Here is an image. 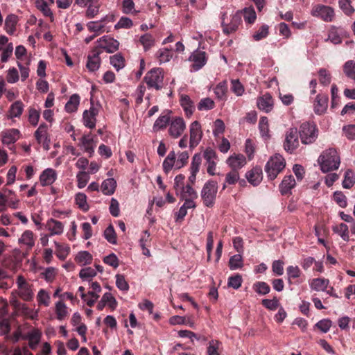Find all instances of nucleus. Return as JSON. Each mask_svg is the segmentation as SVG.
Here are the masks:
<instances>
[{
  "instance_id": "ea45409f",
  "label": "nucleus",
  "mask_w": 355,
  "mask_h": 355,
  "mask_svg": "<svg viewBox=\"0 0 355 355\" xmlns=\"http://www.w3.org/2000/svg\"><path fill=\"white\" fill-rule=\"evenodd\" d=\"M55 311L57 319L59 320H64L68 315V308L62 301H58L55 303Z\"/></svg>"
},
{
  "instance_id": "4be33fe9",
  "label": "nucleus",
  "mask_w": 355,
  "mask_h": 355,
  "mask_svg": "<svg viewBox=\"0 0 355 355\" xmlns=\"http://www.w3.org/2000/svg\"><path fill=\"white\" fill-rule=\"evenodd\" d=\"M100 54V51L94 49L91 54L88 55L86 67L89 71L94 72L99 69L101 65Z\"/></svg>"
},
{
  "instance_id": "e433bc0d",
  "label": "nucleus",
  "mask_w": 355,
  "mask_h": 355,
  "mask_svg": "<svg viewBox=\"0 0 355 355\" xmlns=\"http://www.w3.org/2000/svg\"><path fill=\"white\" fill-rule=\"evenodd\" d=\"M241 12V16H243L245 23L252 24H254L257 19V14L253 7L245 8Z\"/></svg>"
},
{
  "instance_id": "c85d7f7f",
  "label": "nucleus",
  "mask_w": 355,
  "mask_h": 355,
  "mask_svg": "<svg viewBox=\"0 0 355 355\" xmlns=\"http://www.w3.org/2000/svg\"><path fill=\"white\" fill-rule=\"evenodd\" d=\"M295 186V180L292 175L284 177L279 184V191L282 195H286Z\"/></svg>"
},
{
  "instance_id": "5fc2aeb1",
  "label": "nucleus",
  "mask_w": 355,
  "mask_h": 355,
  "mask_svg": "<svg viewBox=\"0 0 355 355\" xmlns=\"http://www.w3.org/2000/svg\"><path fill=\"white\" fill-rule=\"evenodd\" d=\"M40 117V111L35 108L31 107L28 109V121L33 126H37Z\"/></svg>"
},
{
  "instance_id": "7c9ffc66",
  "label": "nucleus",
  "mask_w": 355,
  "mask_h": 355,
  "mask_svg": "<svg viewBox=\"0 0 355 355\" xmlns=\"http://www.w3.org/2000/svg\"><path fill=\"white\" fill-rule=\"evenodd\" d=\"M116 187V182L114 178H107L101 184V191L104 195H112Z\"/></svg>"
},
{
  "instance_id": "0eeeda50",
  "label": "nucleus",
  "mask_w": 355,
  "mask_h": 355,
  "mask_svg": "<svg viewBox=\"0 0 355 355\" xmlns=\"http://www.w3.org/2000/svg\"><path fill=\"white\" fill-rule=\"evenodd\" d=\"M188 60L191 62L190 66L191 71L196 72L207 64L208 55L205 51L198 48L191 53Z\"/></svg>"
},
{
  "instance_id": "09e8293b",
  "label": "nucleus",
  "mask_w": 355,
  "mask_h": 355,
  "mask_svg": "<svg viewBox=\"0 0 355 355\" xmlns=\"http://www.w3.org/2000/svg\"><path fill=\"white\" fill-rule=\"evenodd\" d=\"M76 203L83 211H88L89 207L87 202V196L83 193H78L75 197Z\"/></svg>"
},
{
  "instance_id": "bf43d9fd",
  "label": "nucleus",
  "mask_w": 355,
  "mask_h": 355,
  "mask_svg": "<svg viewBox=\"0 0 355 355\" xmlns=\"http://www.w3.org/2000/svg\"><path fill=\"white\" fill-rule=\"evenodd\" d=\"M104 236L109 243L112 244L116 243V233L112 225H109L104 231Z\"/></svg>"
},
{
  "instance_id": "423d86ee",
  "label": "nucleus",
  "mask_w": 355,
  "mask_h": 355,
  "mask_svg": "<svg viewBox=\"0 0 355 355\" xmlns=\"http://www.w3.org/2000/svg\"><path fill=\"white\" fill-rule=\"evenodd\" d=\"M299 135L302 144H311L318 138V130L314 123L305 122L300 125Z\"/></svg>"
},
{
  "instance_id": "e2e57ef3",
  "label": "nucleus",
  "mask_w": 355,
  "mask_h": 355,
  "mask_svg": "<svg viewBox=\"0 0 355 355\" xmlns=\"http://www.w3.org/2000/svg\"><path fill=\"white\" fill-rule=\"evenodd\" d=\"M35 4L36 7L42 11L45 16L50 17L53 15L48 3L44 0H37Z\"/></svg>"
},
{
  "instance_id": "0e129e2a",
  "label": "nucleus",
  "mask_w": 355,
  "mask_h": 355,
  "mask_svg": "<svg viewBox=\"0 0 355 355\" xmlns=\"http://www.w3.org/2000/svg\"><path fill=\"white\" fill-rule=\"evenodd\" d=\"M96 275V271L95 269L91 267L84 268L80 270L79 276L81 279L87 280L92 278Z\"/></svg>"
},
{
  "instance_id": "a878e982",
  "label": "nucleus",
  "mask_w": 355,
  "mask_h": 355,
  "mask_svg": "<svg viewBox=\"0 0 355 355\" xmlns=\"http://www.w3.org/2000/svg\"><path fill=\"white\" fill-rule=\"evenodd\" d=\"M42 333L40 330L34 329L28 331L24 337L28 340V345L31 349H35L40 341Z\"/></svg>"
},
{
  "instance_id": "338daca9",
  "label": "nucleus",
  "mask_w": 355,
  "mask_h": 355,
  "mask_svg": "<svg viewBox=\"0 0 355 355\" xmlns=\"http://www.w3.org/2000/svg\"><path fill=\"white\" fill-rule=\"evenodd\" d=\"M189 157V153L186 151L179 153L178 159H176L175 168L180 169L183 167L187 163Z\"/></svg>"
},
{
  "instance_id": "f257e3e1",
  "label": "nucleus",
  "mask_w": 355,
  "mask_h": 355,
  "mask_svg": "<svg viewBox=\"0 0 355 355\" xmlns=\"http://www.w3.org/2000/svg\"><path fill=\"white\" fill-rule=\"evenodd\" d=\"M318 164L323 173L337 170L340 164L337 150L334 148L324 150L318 157Z\"/></svg>"
},
{
  "instance_id": "864d4df0",
  "label": "nucleus",
  "mask_w": 355,
  "mask_h": 355,
  "mask_svg": "<svg viewBox=\"0 0 355 355\" xmlns=\"http://www.w3.org/2000/svg\"><path fill=\"white\" fill-rule=\"evenodd\" d=\"M181 198L196 199L198 197L197 192L190 185H187L182 188Z\"/></svg>"
},
{
  "instance_id": "8fccbe9b",
  "label": "nucleus",
  "mask_w": 355,
  "mask_h": 355,
  "mask_svg": "<svg viewBox=\"0 0 355 355\" xmlns=\"http://www.w3.org/2000/svg\"><path fill=\"white\" fill-rule=\"evenodd\" d=\"M110 64L114 67L117 71L123 69L125 66V60L123 57L121 53H116L112 56H110Z\"/></svg>"
},
{
  "instance_id": "4d7b16f0",
  "label": "nucleus",
  "mask_w": 355,
  "mask_h": 355,
  "mask_svg": "<svg viewBox=\"0 0 355 355\" xmlns=\"http://www.w3.org/2000/svg\"><path fill=\"white\" fill-rule=\"evenodd\" d=\"M354 175L351 170H347L345 173L344 180L343 181V187L345 189H350L354 184Z\"/></svg>"
},
{
  "instance_id": "de8ad7c7",
  "label": "nucleus",
  "mask_w": 355,
  "mask_h": 355,
  "mask_svg": "<svg viewBox=\"0 0 355 355\" xmlns=\"http://www.w3.org/2000/svg\"><path fill=\"white\" fill-rule=\"evenodd\" d=\"M268 126V118L266 116L261 117L259 123V128L262 137L265 139L270 137Z\"/></svg>"
},
{
  "instance_id": "a211bd4d",
  "label": "nucleus",
  "mask_w": 355,
  "mask_h": 355,
  "mask_svg": "<svg viewBox=\"0 0 355 355\" xmlns=\"http://www.w3.org/2000/svg\"><path fill=\"white\" fill-rule=\"evenodd\" d=\"M1 141L5 145H11L15 143L20 137V132L15 128L3 130L1 133Z\"/></svg>"
},
{
  "instance_id": "7ed1b4c3",
  "label": "nucleus",
  "mask_w": 355,
  "mask_h": 355,
  "mask_svg": "<svg viewBox=\"0 0 355 355\" xmlns=\"http://www.w3.org/2000/svg\"><path fill=\"white\" fill-rule=\"evenodd\" d=\"M15 283L17 288L12 291V295H15L26 302L32 301L35 295L33 285L21 275L17 276Z\"/></svg>"
},
{
  "instance_id": "1a4fd4ad",
  "label": "nucleus",
  "mask_w": 355,
  "mask_h": 355,
  "mask_svg": "<svg viewBox=\"0 0 355 355\" xmlns=\"http://www.w3.org/2000/svg\"><path fill=\"white\" fill-rule=\"evenodd\" d=\"M299 146L297 130L296 128H289L285 135L284 147L286 151L292 153Z\"/></svg>"
},
{
  "instance_id": "c03bdc74",
  "label": "nucleus",
  "mask_w": 355,
  "mask_h": 355,
  "mask_svg": "<svg viewBox=\"0 0 355 355\" xmlns=\"http://www.w3.org/2000/svg\"><path fill=\"white\" fill-rule=\"evenodd\" d=\"M35 137L39 144L43 141H47V125L45 123H41L35 132Z\"/></svg>"
},
{
  "instance_id": "052dcab7",
  "label": "nucleus",
  "mask_w": 355,
  "mask_h": 355,
  "mask_svg": "<svg viewBox=\"0 0 355 355\" xmlns=\"http://www.w3.org/2000/svg\"><path fill=\"white\" fill-rule=\"evenodd\" d=\"M76 178L78 182V187L79 189H83L87 185L89 180V176L88 175L87 173L82 171L77 173Z\"/></svg>"
},
{
  "instance_id": "5701e85b",
  "label": "nucleus",
  "mask_w": 355,
  "mask_h": 355,
  "mask_svg": "<svg viewBox=\"0 0 355 355\" xmlns=\"http://www.w3.org/2000/svg\"><path fill=\"white\" fill-rule=\"evenodd\" d=\"M227 165L233 170L238 171L246 164L245 157L241 154H234L230 156L227 161Z\"/></svg>"
},
{
  "instance_id": "2f4dec72",
  "label": "nucleus",
  "mask_w": 355,
  "mask_h": 355,
  "mask_svg": "<svg viewBox=\"0 0 355 355\" xmlns=\"http://www.w3.org/2000/svg\"><path fill=\"white\" fill-rule=\"evenodd\" d=\"M139 41L143 46L144 51H149L155 44V39L150 33L141 35Z\"/></svg>"
},
{
  "instance_id": "dca6fc26",
  "label": "nucleus",
  "mask_w": 355,
  "mask_h": 355,
  "mask_svg": "<svg viewBox=\"0 0 355 355\" xmlns=\"http://www.w3.org/2000/svg\"><path fill=\"white\" fill-rule=\"evenodd\" d=\"M99 109L93 105L89 110H86L83 114V123L85 127L93 129L96 127V116L98 114Z\"/></svg>"
},
{
  "instance_id": "6ab92c4d",
  "label": "nucleus",
  "mask_w": 355,
  "mask_h": 355,
  "mask_svg": "<svg viewBox=\"0 0 355 355\" xmlns=\"http://www.w3.org/2000/svg\"><path fill=\"white\" fill-rule=\"evenodd\" d=\"M35 234L31 230L24 231L18 239V243L21 248L26 250L31 249L35 245Z\"/></svg>"
},
{
  "instance_id": "ddd939ff",
  "label": "nucleus",
  "mask_w": 355,
  "mask_h": 355,
  "mask_svg": "<svg viewBox=\"0 0 355 355\" xmlns=\"http://www.w3.org/2000/svg\"><path fill=\"white\" fill-rule=\"evenodd\" d=\"M186 129V123L182 117H175L169 123L168 134L173 138H178Z\"/></svg>"
},
{
  "instance_id": "f8f14e48",
  "label": "nucleus",
  "mask_w": 355,
  "mask_h": 355,
  "mask_svg": "<svg viewBox=\"0 0 355 355\" xmlns=\"http://www.w3.org/2000/svg\"><path fill=\"white\" fill-rule=\"evenodd\" d=\"M311 14L315 17H319L324 21H331L334 17V11L329 6L324 5H315L313 7Z\"/></svg>"
},
{
  "instance_id": "aec40b11",
  "label": "nucleus",
  "mask_w": 355,
  "mask_h": 355,
  "mask_svg": "<svg viewBox=\"0 0 355 355\" xmlns=\"http://www.w3.org/2000/svg\"><path fill=\"white\" fill-rule=\"evenodd\" d=\"M257 105L259 110L268 113L273 108V99L269 93H266L259 96L257 101Z\"/></svg>"
},
{
  "instance_id": "20e7f679",
  "label": "nucleus",
  "mask_w": 355,
  "mask_h": 355,
  "mask_svg": "<svg viewBox=\"0 0 355 355\" xmlns=\"http://www.w3.org/2000/svg\"><path fill=\"white\" fill-rule=\"evenodd\" d=\"M285 166L286 162L284 158L279 154H275L267 162L265 166V171L268 178L272 180L282 171Z\"/></svg>"
},
{
  "instance_id": "4c0bfd02",
  "label": "nucleus",
  "mask_w": 355,
  "mask_h": 355,
  "mask_svg": "<svg viewBox=\"0 0 355 355\" xmlns=\"http://www.w3.org/2000/svg\"><path fill=\"white\" fill-rule=\"evenodd\" d=\"M169 121L170 116L168 113L159 116L154 123L153 130L157 132L166 128L167 125L169 124Z\"/></svg>"
},
{
  "instance_id": "13d9d810",
  "label": "nucleus",
  "mask_w": 355,
  "mask_h": 355,
  "mask_svg": "<svg viewBox=\"0 0 355 355\" xmlns=\"http://www.w3.org/2000/svg\"><path fill=\"white\" fill-rule=\"evenodd\" d=\"M319 81L323 85H328L331 83V77L330 73L325 69H320L318 71Z\"/></svg>"
},
{
  "instance_id": "9b49d317",
  "label": "nucleus",
  "mask_w": 355,
  "mask_h": 355,
  "mask_svg": "<svg viewBox=\"0 0 355 355\" xmlns=\"http://www.w3.org/2000/svg\"><path fill=\"white\" fill-rule=\"evenodd\" d=\"M202 137L201 125L198 121H194L189 125V148H196Z\"/></svg>"
},
{
  "instance_id": "3c124183",
  "label": "nucleus",
  "mask_w": 355,
  "mask_h": 355,
  "mask_svg": "<svg viewBox=\"0 0 355 355\" xmlns=\"http://www.w3.org/2000/svg\"><path fill=\"white\" fill-rule=\"evenodd\" d=\"M214 101L210 98H202L198 104V110L200 111H207L214 107Z\"/></svg>"
},
{
  "instance_id": "37998d69",
  "label": "nucleus",
  "mask_w": 355,
  "mask_h": 355,
  "mask_svg": "<svg viewBox=\"0 0 355 355\" xmlns=\"http://www.w3.org/2000/svg\"><path fill=\"white\" fill-rule=\"evenodd\" d=\"M333 230L335 233L338 234L345 241H348L349 240V228L346 224L340 223V225L334 227Z\"/></svg>"
},
{
  "instance_id": "393cba45",
  "label": "nucleus",
  "mask_w": 355,
  "mask_h": 355,
  "mask_svg": "<svg viewBox=\"0 0 355 355\" xmlns=\"http://www.w3.org/2000/svg\"><path fill=\"white\" fill-rule=\"evenodd\" d=\"M57 178V173L53 168H48L43 171L40 176V181L42 186L52 184Z\"/></svg>"
},
{
  "instance_id": "f03ea898",
  "label": "nucleus",
  "mask_w": 355,
  "mask_h": 355,
  "mask_svg": "<svg viewBox=\"0 0 355 355\" xmlns=\"http://www.w3.org/2000/svg\"><path fill=\"white\" fill-rule=\"evenodd\" d=\"M221 25L225 34L229 35L235 32L241 21V12H234L231 9H227L220 12Z\"/></svg>"
},
{
  "instance_id": "603ef678",
  "label": "nucleus",
  "mask_w": 355,
  "mask_h": 355,
  "mask_svg": "<svg viewBox=\"0 0 355 355\" xmlns=\"http://www.w3.org/2000/svg\"><path fill=\"white\" fill-rule=\"evenodd\" d=\"M253 288L259 295H264L270 291L269 285L264 282H257L254 284Z\"/></svg>"
},
{
  "instance_id": "58836bf2",
  "label": "nucleus",
  "mask_w": 355,
  "mask_h": 355,
  "mask_svg": "<svg viewBox=\"0 0 355 355\" xmlns=\"http://www.w3.org/2000/svg\"><path fill=\"white\" fill-rule=\"evenodd\" d=\"M39 306H49L51 303V297L49 293L44 289H40L36 296Z\"/></svg>"
},
{
  "instance_id": "774afa93",
  "label": "nucleus",
  "mask_w": 355,
  "mask_h": 355,
  "mask_svg": "<svg viewBox=\"0 0 355 355\" xmlns=\"http://www.w3.org/2000/svg\"><path fill=\"white\" fill-rule=\"evenodd\" d=\"M343 131L348 139L355 140V124L343 126Z\"/></svg>"
},
{
  "instance_id": "72a5a7b5",
  "label": "nucleus",
  "mask_w": 355,
  "mask_h": 355,
  "mask_svg": "<svg viewBox=\"0 0 355 355\" xmlns=\"http://www.w3.org/2000/svg\"><path fill=\"white\" fill-rule=\"evenodd\" d=\"M329 284V281L327 279L324 278H315L312 279L310 283V287L312 290L316 291H324L328 285Z\"/></svg>"
},
{
  "instance_id": "79ce46f5",
  "label": "nucleus",
  "mask_w": 355,
  "mask_h": 355,
  "mask_svg": "<svg viewBox=\"0 0 355 355\" xmlns=\"http://www.w3.org/2000/svg\"><path fill=\"white\" fill-rule=\"evenodd\" d=\"M156 55L159 64L169 62L173 56L171 51L168 48H162L159 49Z\"/></svg>"
},
{
  "instance_id": "2eb2a0df",
  "label": "nucleus",
  "mask_w": 355,
  "mask_h": 355,
  "mask_svg": "<svg viewBox=\"0 0 355 355\" xmlns=\"http://www.w3.org/2000/svg\"><path fill=\"white\" fill-rule=\"evenodd\" d=\"M204 158L206 161L207 171L210 175L216 174V164L218 157L216 153L211 148H207L203 153Z\"/></svg>"
},
{
  "instance_id": "f3484780",
  "label": "nucleus",
  "mask_w": 355,
  "mask_h": 355,
  "mask_svg": "<svg viewBox=\"0 0 355 355\" xmlns=\"http://www.w3.org/2000/svg\"><path fill=\"white\" fill-rule=\"evenodd\" d=\"M96 146V142L94 139V136L92 134L84 135L80 139L79 146L83 151L92 157L94 153V149Z\"/></svg>"
},
{
  "instance_id": "a19ab883",
  "label": "nucleus",
  "mask_w": 355,
  "mask_h": 355,
  "mask_svg": "<svg viewBox=\"0 0 355 355\" xmlns=\"http://www.w3.org/2000/svg\"><path fill=\"white\" fill-rule=\"evenodd\" d=\"M105 18H103L101 20L98 21H89L87 24V27L90 32L95 33V35H98L100 33L104 32V25L103 22L105 20Z\"/></svg>"
},
{
  "instance_id": "c9c22d12",
  "label": "nucleus",
  "mask_w": 355,
  "mask_h": 355,
  "mask_svg": "<svg viewBox=\"0 0 355 355\" xmlns=\"http://www.w3.org/2000/svg\"><path fill=\"white\" fill-rule=\"evenodd\" d=\"M80 96L78 94H74L71 95L65 105V110L69 113L76 112L80 104Z\"/></svg>"
},
{
  "instance_id": "680f3d73",
  "label": "nucleus",
  "mask_w": 355,
  "mask_h": 355,
  "mask_svg": "<svg viewBox=\"0 0 355 355\" xmlns=\"http://www.w3.org/2000/svg\"><path fill=\"white\" fill-rule=\"evenodd\" d=\"M268 28L269 27L268 25H262L253 35V39L255 41H259L266 38L268 35Z\"/></svg>"
},
{
  "instance_id": "473e14b6",
  "label": "nucleus",
  "mask_w": 355,
  "mask_h": 355,
  "mask_svg": "<svg viewBox=\"0 0 355 355\" xmlns=\"http://www.w3.org/2000/svg\"><path fill=\"white\" fill-rule=\"evenodd\" d=\"M176 165V155L175 152L171 151L163 162V170L166 173H168Z\"/></svg>"
},
{
  "instance_id": "cd10ccee",
  "label": "nucleus",
  "mask_w": 355,
  "mask_h": 355,
  "mask_svg": "<svg viewBox=\"0 0 355 355\" xmlns=\"http://www.w3.org/2000/svg\"><path fill=\"white\" fill-rule=\"evenodd\" d=\"M248 181L253 186H257L262 180V170L256 167L246 173Z\"/></svg>"
},
{
  "instance_id": "9d476101",
  "label": "nucleus",
  "mask_w": 355,
  "mask_h": 355,
  "mask_svg": "<svg viewBox=\"0 0 355 355\" xmlns=\"http://www.w3.org/2000/svg\"><path fill=\"white\" fill-rule=\"evenodd\" d=\"M75 3L81 8H87L85 15L87 18H94L99 12V0H75Z\"/></svg>"
},
{
  "instance_id": "4468645a",
  "label": "nucleus",
  "mask_w": 355,
  "mask_h": 355,
  "mask_svg": "<svg viewBox=\"0 0 355 355\" xmlns=\"http://www.w3.org/2000/svg\"><path fill=\"white\" fill-rule=\"evenodd\" d=\"M119 42L109 35H104L97 41V47L111 53L118 50Z\"/></svg>"
},
{
  "instance_id": "bb28decb",
  "label": "nucleus",
  "mask_w": 355,
  "mask_h": 355,
  "mask_svg": "<svg viewBox=\"0 0 355 355\" xmlns=\"http://www.w3.org/2000/svg\"><path fill=\"white\" fill-rule=\"evenodd\" d=\"M180 105L183 108L186 116L187 117H190L195 110V105L193 101L190 98V97L188 95L186 94H182L180 96Z\"/></svg>"
},
{
  "instance_id": "f704fd0d",
  "label": "nucleus",
  "mask_w": 355,
  "mask_h": 355,
  "mask_svg": "<svg viewBox=\"0 0 355 355\" xmlns=\"http://www.w3.org/2000/svg\"><path fill=\"white\" fill-rule=\"evenodd\" d=\"M18 18L16 15L11 14L6 17L5 20V28L9 35H12L16 31V25Z\"/></svg>"
},
{
  "instance_id": "a18cd8bd",
  "label": "nucleus",
  "mask_w": 355,
  "mask_h": 355,
  "mask_svg": "<svg viewBox=\"0 0 355 355\" xmlns=\"http://www.w3.org/2000/svg\"><path fill=\"white\" fill-rule=\"evenodd\" d=\"M343 72L346 76L355 81V62L348 60L343 65Z\"/></svg>"
},
{
  "instance_id": "b1692460",
  "label": "nucleus",
  "mask_w": 355,
  "mask_h": 355,
  "mask_svg": "<svg viewBox=\"0 0 355 355\" xmlns=\"http://www.w3.org/2000/svg\"><path fill=\"white\" fill-rule=\"evenodd\" d=\"M328 105V97L324 95L318 94L316 96L313 103V110L318 115L325 112Z\"/></svg>"
},
{
  "instance_id": "69168bd1",
  "label": "nucleus",
  "mask_w": 355,
  "mask_h": 355,
  "mask_svg": "<svg viewBox=\"0 0 355 355\" xmlns=\"http://www.w3.org/2000/svg\"><path fill=\"white\" fill-rule=\"evenodd\" d=\"M220 343L216 340H211L209 342L207 347V354L208 355H220L218 352V348Z\"/></svg>"
},
{
  "instance_id": "6e6d98bb",
  "label": "nucleus",
  "mask_w": 355,
  "mask_h": 355,
  "mask_svg": "<svg viewBox=\"0 0 355 355\" xmlns=\"http://www.w3.org/2000/svg\"><path fill=\"white\" fill-rule=\"evenodd\" d=\"M243 266V259L240 254L232 256L229 261V266L231 270H236Z\"/></svg>"
},
{
  "instance_id": "49530a36",
  "label": "nucleus",
  "mask_w": 355,
  "mask_h": 355,
  "mask_svg": "<svg viewBox=\"0 0 355 355\" xmlns=\"http://www.w3.org/2000/svg\"><path fill=\"white\" fill-rule=\"evenodd\" d=\"M92 256L87 251H82L78 252L76 257V261L80 265H87L92 263Z\"/></svg>"
},
{
  "instance_id": "c756f323",
  "label": "nucleus",
  "mask_w": 355,
  "mask_h": 355,
  "mask_svg": "<svg viewBox=\"0 0 355 355\" xmlns=\"http://www.w3.org/2000/svg\"><path fill=\"white\" fill-rule=\"evenodd\" d=\"M24 109V105L21 101L14 102L9 107L8 112V118H19L22 114Z\"/></svg>"
},
{
  "instance_id": "412c9836",
  "label": "nucleus",
  "mask_w": 355,
  "mask_h": 355,
  "mask_svg": "<svg viewBox=\"0 0 355 355\" xmlns=\"http://www.w3.org/2000/svg\"><path fill=\"white\" fill-rule=\"evenodd\" d=\"M45 228L49 232L50 236L61 235L64 232V225L59 220L49 218L45 224Z\"/></svg>"
},
{
  "instance_id": "6e6552de",
  "label": "nucleus",
  "mask_w": 355,
  "mask_h": 355,
  "mask_svg": "<svg viewBox=\"0 0 355 355\" xmlns=\"http://www.w3.org/2000/svg\"><path fill=\"white\" fill-rule=\"evenodd\" d=\"M164 76L160 69H153L148 71L145 77L144 80L150 88H155L159 90L162 87Z\"/></svg>"
},
{
  "instance_id": "39448f33",
  "label": "nucleus",
  "mask_w": 355,
  "mask_h": 355,
  "mask_svg": "<svg viewBox=\"0 0 355 355\" xmlns=\"http://www.w3.org/2000/svg\"><path fill=\"white\" fill-rule=\"evenodd\" d=\"M218 191L217 182L213 180L207 181L203 186L200 196L203 204L207 207H212L215 203Z\"/></svg>"
}]
</instances>
